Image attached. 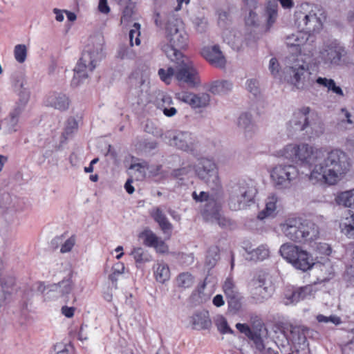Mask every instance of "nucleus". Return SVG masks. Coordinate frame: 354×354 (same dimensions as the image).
<instances>
[{"mask_svg": "<svg viewBox=\"0 0 354 354\" xmlns=\"http://www.w3.org/2000/svg\"><path fill=\"white\" fill-rule=\"evenodd\" d=\"M276 156L303 165L313 166L309 180L313 183L336 185L350 170L347 154L339 149L326 150L301 142L290 143L276 151Z\"/></svg>", "mask_w": 354, "mask_h": 354, "instance_id": "1", "label": "nucleus"}, {"mask_svg": "<svg viewBox=\"0 0 354 354\" xmlns=\"http://www.w3.org/2000/svg\"><path fill=\"white\" fill-rule=\"evenodd\" d=\"M284 79L294 89L305 91L313 86L316 83L319 86L327 88L339 97H344L343 90L336 85L333 79L312 76L310 71L309 63L306 61L304 55L299 54L297 58L287 66L284 71Z\"/></svg>", "mask_w": 354, "mask_h": 354, "instance_id": "2", "label": "nucleus"}, {"mask_svg": "<svg viewBox=\"0 0 354 354\" xmlns=\"http://www.w3.org/2000/svg\"><path fill=\"white\" fill-rule=\"evenodd\" d=\"M166 56L174 63V66L158 70V74L162 82L169 84L174 79L180 84H186L190 88H196L201 85L198 72L188 57L180 50H174L169 47H167Z\"/></svg>", "mask_w": 354, "mask_h": 354, "instance_id": "3", "label": "nucleus"}, {"mask_svg": "<svg viewBox=\"0 0 354 354\" xmlns=\"http://www.w3.org/2000/svg\"><path fill=\"white\" fill-rule=\"evenodd\" d=\"M104 57L103 38L100 36L93 37L74 68L71 85L76 87L83 83Z\"/></svg>", "mask_w": 354, "mask_h": 354, "instance_id": "4", "label": "nucleus"}, {"mask_svg": "<svg viewBox=\"0 0 354 354\" xmlns=\"http://www.w3.org/2000/svg\"><path fill=\"white\" fill-rule=\"evenodd\" d=\"M280 229L285 236L297 243H310L319 236L315 223L301 218H288L280 225Z\"/></svg>", "mask_w": 354, "mask_h": 354, "instance_id": "5", "label": "nucleus"}, {"mask_svg": "<svg viewBox=\"0 0 354 354\" xmlns=\"http://www.w3.org/2000/svg\"><path fill=\"white\" fill-rule=\"evenodd\" d=\"M165 30L168 44L162 46V50L165 54L167 47L178 50L176 48H185L187 46L188 35L185 30L183 21L176 12H170L167 15Z\"/></svg>", "mask_w": 354, "mask_h": 354, "instance_id": "6", "label": "nucleus"}, {"mask_svg": "<svg viewBox=\"0 0 354 354\" xmlns=\"http://www.w3.org/2000/svg\"><path fill=\"white\" fill-rule=\"evenodd\" d=\"M257 193L252 180H240L231 186L229 196V207L232 210L238 211L245 208Z\"/></svg>", "mask_w": 354, "mask_h": 354, "instance_id": "7", "label": "nucleus"}, {"mask_svg": "<svg viewBox=\"0 0 354 354\" xmlns=\"http://www.w3.org/2000/svg\"><path fill=\"white\" fill-rule=\"evenodd\" d=\"M279 252L296 269L307 271L315 264L312 256L299 246L285 243L281 246Z\"/></svg>", "mask_w": 354, "mask_h": 354, "instance_id": "8", "label": "nucleus"}, {"mask_svg": "<svg viewBox=\"0 0 354 354\" xmlns=\"http://www.w3.org/2000/svg\"><path fill=\"white\" fill-rule=\"evenodd\" d=\"M194 171L196 176L211 189L216 190L221 187L218 169L212 159L207 158L198 159L197 164L194 166Z\"/></svg>", "mask_w": 354, "mask_h": 354, "instance_id": "9", "label": "nucleus"}, {"mask_svg": "<svg viewBox=\"0 0 354 354\" xmlns=\"http://www.w3.org/2000/svg\"><path fill=\"white\" fill-rule=\"evenodd\" d=\"M299 176V170L291 164H278L270 171V178L278 189H288Z\"/></svg>", "mask_w": 354, "mask_h": 354, "instance_id": "10", "label": "nucleus"}, {"mask_svg": "<svg viewBox=\"0 0 354 354\" xmlns=\"http://www.w3.org/2000/svg\"><path fill=\"white\" fill-rule=\"evenodd\" d=\"M346 53L345 48L336 40L328 41L320 47L317 58L324 65L333 67L340 64Z\"/></svg>", "mask_w": 354, "mask_h": 354, "instance_id": "11", "label": "nucleus"}, {"mask_svg": "<svg viewBox=\"0 0 354 354\" xmlns=\"http://www.w3.org/2000/svg\"><path fill=\"white\" fill-rule=\"evenodd\" d=\"M163 139L167 141L170 145L176 146L183 151L194 153L199 147V142L196 137L188 131H167L164 135Z\"/></svg>", "mask_w": 354, "mask_h": 354, "instance_id": "12", "label": "nucleus"}, {"mask_svg": "<svg viewBox=\"0 0 354 354\" xmlns=\"http://www.w3.org/2000/svg\"><path fill=\"white\" fill-rule=\"evenodd\" d=\"M193 198L198 202L207 201L205 207L203 210V214L205 219L215 221L218 225H225V220L221 217L218 212V207L216 205L213 199L210 198L208 193L205 192H201L198 194L194 192L192 194Z\"/></svg>", "mask_w": 354, "mask_h": 354, "instance_id": "13", "label": "nucleus"}, {"mask_svg": "<svg viewBox=\"0 0 354 354\" xmlns=\"http://www.w3.org/2000/svg\"><path fill=\"white\" fill-rule=\"evenodd\" d=\"M315 114L309 106H302L297 109L288 124L291 132L304 131L310 125V118Z\"/></svg>", "mask_w": 354, "mask_h": 354, "instance_id": "14", "label": "nucleus"}, {"mask_svg": "<svg viewBox=\"0 0 354 354\" xmlns=\"http://www.w3.org/2000/svg\"><path fill=\"white\" fill-rule=\"evenodd\" d=\"M176 98L185 104H189L192 109H204L209 106L210 96L205 93L195 94L188 91H181L175 94Z\"/></svg>", "mask_w": 354, "mask_h": 354, "instance_id": "15", "label": "nucleus"}, {"mask_svg": "<svg viewBox=\"0 0 354 354\" xmlns=\"http://www.w3.org/2000/svg\"><path fill=\"white\" fill-rule=\"evenodd\" d=\"M295 21L302 31L309 33L319 31L322 28L320 19L313 12L306 14L301 11H297L295 12Z\"/></svg>", "mask_w": 354, "mask_h": 354, "instance_id": "16", "label": "nucleus"}, {"mask_svg": "<svg viewBox=\"0 0 354 354\" xmlns=\"http://www.w3.org/2000/svg\"><path fill=\"white\" fill-rule=\"evenodd\" d=\"M272 290L270 283L263 278L254 279L250 285L252 297L257 302H262L270 297Z\"/></svg>", "mask_w": 354, "mask_h": 354, "instance_id": "17", "label": "nucleus"}, {"mask_svg": "<svg viewBox=\"0 0 354 354\" xmlns=\"http://www.w3.org/2000/svg\"><path fill=\"white\" fill-rule=\"evenodd\" d=\"M201 53L203 57L213 66L220 68L225 67L227 61L218 46H204Z\"/></svg>", "mask_w": 354, "mask_h": 354, "instance_id": "18", "label": "nucleus"}, {"mask_svg": "<svg viewBox=\"0 0 354 354\" xmlns=\"http://www.w3.org/2000/svg\"><path fill=\"white\" fill-rule=\"evenodd\" d=\"M138 238L142 240V243L147 247L153 248L158 253H167L168 246L149 228L144 229L138 235Z\"/></svg>", "mask_w": 354, "mask_h": 354, "instance_id": "19", "label": "nucleus"}, {"mask_svg": "<svg viewBox=\"0 0 354 354\" xmlns=\"http://www.w3.org/2000/svg\"><path fill=\"white\" fill-rule=\"evenodd\" d=\"M263 19V31H269L276 22L278 17V5L274 0H268L266 2L265 8L261 12Z\"/></svg>", "mask_w": 354, "mask_h": 354, "instance_id": "20", "label": "nucleus"}, {"mask_svg": "<svg viewBox=\"0 0 354 354\" xmlns=\"http://www.w3.org/2000/svg\"><path fill=\"white\" fill-rule=\"evenodd\" d=\"M236 125L246 139L251 138L257 131L252 116L248 113H243L239 115Z\"/></svg>", "mask_w": 354, "mask_h": 354, "instance_id": "21", "label": "nucleus"}, {"mask_svg": "<svg viewBox=\"0 0 354 354\" xmlns=\"http://www.w3.org/2000/svg\"><path fill=\"white\" fill-rule=\"evenodd\" d=\"M223 292L227 299L229 306L238 308L241 295L234 282L231 278H227L223 285Z\"/></svg>", "mask_w": 354, "mask_h": 354, "instance_id": "22", "label": "nucleus"}, {"mask_svg": "<svg viewBox=\"0 0 354 354\" xmlns=\"http://www.w3.org/2000/svg\"><path fill=\"white\" fill-rule=\"evenodd\" d=\"M46 104L47 106L55 109L66 111L70 106L71 100L65 93L54 92L47 96Z\"/></svg>", "mask_w": 354, "mask_h": 354, "instance_id": "23", "label": "nucleus"}, {"mask_svg": "<svg viewBox=\"0 0 354 354\" xmlns=\"http://www.w3.org/2000/svg\"><path fill=\"white\" fill-rule=\"evenodd\" d=\"M150 216L158 224L164 234H170L172 225L169 221L163 210L160 207H154L149 211Z\"/></svg>", "mask_w": 354, "mask_h": 354, "instance_id": "24", "label": "nucleus"}, {"mask_svg": "<svg viewBox=\"0 0 354 354\" xmlns=\"http://www.w3.org/2000/svg\"><path fill=\"white\" fill-rule=\"evenodd\" d=\"M192 328L196 330L208 329L212 326V321L207 311H199L190 317Z\"/></svg>", "mask_w": 354, "mask_h": 354, "instance_id": "25", "label": "nucleus"}, {"mask_svg": "<svg viewBox=\"0 0 354 354\" xmlns=\"http://www.w3.org/2000/svg\"><path fill=\"white\" fill-rule=\"evenodd\" d=\"M279 198L275 194H270L266 199V207L258 214V218L263 220L270 216H274L278 207Z\"/></svg>", "mask_w": 354, "mask_h": 354, "instance_id": "26", "label": "nucleus"}, {"mask_svg": "<svg viewBox=\"0 0 354 354\" xmlns=\"http://www.w3.org/2000/svg\"><path fill=\"white\" fill-rule=\"evenodd\" d=\"M223 41L235 50H241L243 46V39L240 32L236 30H225L223 35Z\"/></svg>", "mask_w": 354, "mask_h": 354, "instance_id": "27", "label": "nucleus"}, {"mask_svg": "<svg viewBox=\"0 0 354 354\" xmlns=\"http://www.w3.org/2000/svg\"><path fill=\"white\" fill-rule=\"evenodd\" d=\"M341 232L348 239H354V212L348 211L342 217L339 222Z\"/></svg>", "mask_w": 354, "mask_h": 354, "instance_id": "28", "label": "nucleus"}, {"mask_svg": "<svg viewBox=\"0 0 354 354\" xmlns=\"http://www.w3.org/2000/svg\"><path fill=\"white\" fill-rule=\"evenodd\" d=\"M72 276L73 274L71 273L68 278L63 279L57 284H53L50 292H58L62 296H67L72 293L74 289V282L72 279Z\"/></svg>", "mask_w": 354, "mask_h": 354, "instance_id": "29", "label": "nucleus"}, {"mask_svg": "<svg viewBox=\"0 0 354 354\" xmlns=\"http://www.w3.org/2000/svg\"><path fill=\"white\" fill-rule=\"evenodd\" d=\"M153 270L156 280L161 283H164L170 278V270L168 265L162 261L156 262L153 266Z\"/></svg>", "mask_w": 354, "mask_h": 354, "instance_id": "30", "label": "nucleus"}, {"mask_svg": "<svg viewBox=\"0 0 354 354\" xmlns=\"http://www.w3.org/2000/svg\"><path fill=\"white\" fill-rule=\"evenodd\" d=\"M337 124L346 129L354 128V115L346 107L341 108L337 114Z\"/></svg>", "mask_w": 354, "mask_h": 354, "instance_id": "31", "label": "nucleus"}, {"mask_svg": "<svg viewBox=\"0 0 354 354\" xmlns=\"http://www.w3.org/2000/svg\"><path fill=\"white\" fill-rule=\"evenodd\" d=\"M233 84L229 80H216L208 86V91L215 95L226 94L232 89Z\"/></svg>", "mask_w": 354, "mask_h": 354, "instance_id": "32", "label": "nucleus"}, {"mask_svg": "<svg viewBox=\"0 0 354 354\" xmlns=\"http://www.w3.org/2000/svg\"><path fill=\"white\" fill-rule=\"evenodd\" d=\"M14 86L17 92L18 99L28 102L30 91L28 82L24 78L20 77L15 81Z\"/></svg>", "mask_w": 354, "mask_h": 354, "instance_id": "33", "label": "nucleus"}, {"mask_svg": "<svg viewBox=\"0 0 354 354\" xmlns=\"http://www.w3.org/2000/svg\"><path fill=\"white\" fill-rule=\"evenodd\" d=\"M244 21L247 27L252 29L259 28L262 30L263 19L261 13H257L255 10H249L245 16Z\"/></svg>", "mask_w": 354, "mask_h": 354, "instance_id": "34", "label": "nucleus"}, {"mask_svg": "<svg viewBox=\"0 0 354 354\" xmlns=\"http://www.w3.org/2000/svg\"><path fill=\"white\" fill-rule=\"evenodd\" d=\"M2 130L6 134H11L17 132L19 129V118L9 113V115L1 120Z\"/></svg>", "mask_w": 354, "mask_h": 354, "instance_id": "35", "label": "nucleus"}, {"mask_svg": "<svg viewBox=\"0 0 354 354\" xmlns=\"http://www.w3.org/2000/svg\"><path fill=\"white\" fill-rule=\"evenodd\" d=\"M336 202L339 205L354 209V188L339 193Z\"/></svg>", "mask_w": 354, "mask_h": 354, "instance_id": "36", "label": "nucleus"}, {"mask_svg": "<svg viewBox=\"0 0 354 354\" xmlns=\"http://www.w3.org/2000/svg\"><path fill=\"white\" fill-rule=\"evenodd\" d=\"M131 255L136 263L142 264L152 261V256L149 252L140 247L134 248Z\"/></svg>", "mask_w": 354, "mask_h": 354, "instance_id": "37", "label": "nucleus"}, {"mask_svg": "<svg viewBox=\"0 0 354 354\" xmlns=\"http://www.w3.org/2000/svg\"><path fill=\"white\" fill-rule=\"evenodd\" d=\"M173 104L172 98L170 95H164L161 97V103H159L158 106L163 113L167 117H172L177 113V110L174 107H170Z\"/></svg>", "mask_w": 354, "mask_h": 354, "instance_id": "38", "label": "nucleus"}, {"mask_svg": "<svg viewBox=\"0 0 354 354\" xmlns=\"http://www.w3.org/2000/svg\"><path fill=\"white\" fill-rule=\"evenodd\" d=\"M308 38L305 33L301 31L288 35L286 39V44L288 46H295L297 48L301 44H304Z\"/></svg>", "mask_w": 354, "mask_h": 354, "instance_id": "39", "label": "nucleus"}, {"mask_svg": "<svg viewBox=\"0 0 354 354\" xmlns=\"http://www.w3.org/2000/svg\"><path fill=\"white\" fill-rule=\"evenodd\" d=\"M219 259L218 248L216 246L211 247L207 251L205 265L207 269H212L216 266Z\"/></svg>", "mask_w": 354, "mask_h": 354, "instance_id": "40", "label": "nucleus"}, {"mask_svg": "<svg viewBox=\"0 0 354 354\" xmlns=\"http://www.w3.org/2000/svg\"><path fill=\"white\" fill-rule=\"evenodd\" d=\"M299 55H298L296 57H294L292 59H290L289 64L284 68V69L283 71L282 76L281 75L280 72H279L280 67H279V64L277 59L274 57L271 58L270 60V62H269V70H270L271 74L274 77H279L280 80H283V81L286 82V80L284 79V71L287 66L291 65V64L297 58V57ZM286 82H288L286 81Z\"/></svg>", "mask_w": 354, "mask_h": 354, "instance_id": "41", "label": "nucleus"}, {"mask_svg": "<svg viewBox=\"0 0 354 354\" xmlns=\"http://www.w3.org/2000/svg\"><path fill=\"white\" fill-rule=\"evenodd\" d=\"M250 259L253 261H263L269 257L270 251L267 245H261L249 252Z\"/></svg>", "mask_w": 354, "mask_h": 354, "instance_id": "42", "label": "nucleus"}, {"mask_svg": "<svg viewBox=\"0 0 354 354\" xmlns=\"http://www.w3.org/2000/svg\"><path fill=\"white\" fill-rule=\"evenodd\" d=\"M299 288L287 290L284 295V304L286 305L296 304L301 301Z\"/></svg>", "mask_w": 354, "mask_h": 354, "instance_id": "43", "label": "nucleus"}, {"mask_svg": "<svg viewBox=\"0 0 354 354\" xmlns=\"http://www.w3.org/2000/svg\"><path fill=\"white\" fill-rule=\"evenodd\" d=\"M307 330V328L302 326H292L290 329L292 341L297 343L304 342L306 340V332Z\"/></svg>", "mask_w": 354, "mask_h": 354, "instance_id": "44", "label": "nucleus"}, {"mask_svg": "<svg viewBox=\"0 0 354 354\" xmlns=\"http://www.w3.org/2000/svg\"><path fill=\"white\" fill-rule=\"evenodd\" d=\"M194 282V277L189 272H183L180 274L176 279L178 286L183 288L191 287Z\"/></svg>", "mask_w": 354, "mask_h": 354, "instance_id": "45", "label": "nucleus"}, {"mask_svg": "<svg viewBox=\"0 0 354 354\" xmlns=\"http://www.w3.org/2000/svg\"><path fill=\"white\" fill-rule=\"evenodd\" d=\"M214 322L215 323V325L216 326L218 330L223 334L226 333H233V330L230 328V326L227 324V322L226 319L221 315H216L214 319Z\"/></svg>", "mask_w": 354, "mask_h": 354, "instance_id": "46", "label": "nucleus"}, {"mask_svg": "<svg viewBox=\"0 0 354 354\" xmlns=\"http://www.w3.org/2000/svg\"><path fill=\"white\" fill-rule=\"evenodd\" d=\"M13 53L15 59L17 62L22 64L26 61L28 49L25 44L16 45Z\"/></svg>", "mask_w": 354, "mask_h": 354, "instance_id": "47", "label": "nucleus"}, {"mask_svg": "<svg viewBox=\"0 0 354 354\" xmlns=\"http://www.w3.org/2000/svg\"><path fill=\"white\" fill-rule=\"evenodd\" d=\"M124 265L122 263L118 262L113 265L112 267V273L109 275V279L116 288V282L120 275L124 273Z\"/></svg>", "mask_w": 354, "mask_h": 354, "instance_id": "48", "label": "nucleus"}, {"mask_svg": "<svg viewBox=\"0 0 354 354\" xmlns=\"http://www.w3.org/2000/svg\"><path fill=\"white\" fill-rule=\"evenodd\" d=\"M301 299L302 300L311 299L315 297L317 289L315 285H307L299 288Z\"/></svg>", "mask_w": 354, "mask_h": 354, "instance_id": "49", "label": "nucleus"}, {"mask_svg": "<svg viewBox=\"0 0 354 354\" xmlns=\"http://www.w3.org/2000/svg\"><path fill=\"white\" fill-rule=\"evenodd\" d=\"M140 25L138 23L133 24V28L129 31V44L131 46H133V39H135V44L139 46L140 44V39L139 38Z\"/></svg>", "mask_w": 354, "mask_h": 354, "instance_id": "50", "label": "nucleus"}, {"mask_svg": "<svg viewBox=\"0 0 354 354\" xmlns=\"http://www.w3.org/2000/svg\"><path fill=\"white\" fill-rule=\"evenodd\" d=\"M316 319L319 323H332L335 326H338L342 324V319L337 315L325 316L324 315H318L316 317Z\"/></svg>", "mask_w": 354, "mask_h": 354, "instance_id": "51", "label": "nucleus"}, {"mask_svg": "<svg viewBox=\"0 0 354 354\" xmlns=\"http://www.w3.org/2000/svg\"><path fill=\"white\" fill-rule=\"evenodd\" d=\"M28 102L19 100L15 102L9 113L19 118L20 115L25 110Z\"/></svg>", "mask_w": 354, "mask_h": 354, "instance_id": "52", "label": "nucleus"}, {"mask_svg": "<svg viewBox=\"0 0 354 354\" xmlns=\"http://www.w3.org/2000/svg\"><path fill=\"white\" fill-rule=\"evenodd\" d=\"M196 30L200 33L204 32L207 28V21L204 17H196L193 20Z\"/></svg>", "mask_w": 354, "mask_h": 354, "instance_id": "53", "label": "nucleus"}, {"mask_svg": "<svg viewBox=\"0 0 354 354\" xmlns=\"http://www.w3.org/2000/svg\"><path fill=\"white\" fill-rule=\"evenodd\" d=\"M78 129V123L75 118H71L68 119L66 123L64 133L70 136L76 131Z\"/></svg>", "mask_w": 354, "mask_h": 354, "instance_id": "54", "label": "nucleus"}, {"mask_svg": "<svg viewBox=\"0 0 354 354\" xmlns=\"http://www.w3.org/2000/svg\"><path fill=\"white\" fill-rule=\"evenodd\" d=\"M117 56L120 59L131 58L134 56V53L128 46L121 45L118 50Z\"/></svg>", "mask_w": 354, "mask_h": 354, "instance_id": "55", "label": "nucleus"}, {"mask_svg": "<svg viewBox=\"0 0 354 354\" xmlns=\"http://www.w3.org/2000/svg\"><path fill=\"white\" fill-rule=\"evenodd\" d=\"M75 236H71L62 245L60 252L62 253H66L70 252L75 244Z\"/></svg>", "mask_w": 354, "mask_h": 354, "instance_id": "56", "label": "nucleus"}, {"mask_svg": "<svg viewBox=\"0 0 354 354\" xmlns=\"http://www.w3.org/2000/svg\"><path fill=\"white\" fill-rule=\"evenodd\" d=\"M246 87L248 91L254 95H257L259 93V82L257 80H248L246 82Z\"/></svg>", "mask_w": 354, "mask_h": 354, "instance_id": "57", "label": "nucleus"}, {"mask_svg": "<svg viewBox=\"0 0 354 354\" xmlns=\"http://www.w3.org/2000/svg\"><path fill=\"white\" fill-rule=\"evenodd\" d=\"M236 328L240 333L244 334L248 338H250L254 334L248 324L238 323L236 324Z\"/></svg>", "mask_w": 354, "mask_h": 354, "instance_id": "58", "label": "nucleus"}, {"mask_svg": "<svg viewBox=\"0 0 354 354\" xmlns=\"http://www.w3.org/2000/svg\"><path fill=\"white\" fill-rule=\"evenodd\" d=\"M252 339L255 345L256 348L261 352L264 349V344L262 338L257 334L254 333L252 337L250 338Z\"/></svg>", "mask_w": 354, "mask_h": 354, "instance_id": "59", "label": "nucleus"}, {"mask_svg": "<svg viewBox=\"0 0 354 354\" xmlns=\"http://www.w3.org/2000/svg\"><path fill=\"white\" fill-rule=\"evenodd\" d=\"M241 2L245 8L248 11L251 10H256L259 6V0H241Z\"/></svg>", "mask_w": 354, "mask_h": 354, "instance_id": "60", "label": "nucleus"}, {"mask_svg": "<svg viewBox=\"0 0 354 354\" xmlns=\"http://www.w3.org/2000/svg\"><path fill=\"white\" fill-rule=\"evenodd\" d=\"M54 350L55 354H69L68 346L62 343L56 344Z\"/></svg>", "mask_w": 354, "mask_h": 354, "instance_id": "61", "label": "nucleus"}, {"mask_svg": "<svg viewBox=\"0 0 354 354\" xmlns=\"http://www.w3.org/2000/svg\"><path fill=\"white\" fill-rule=\"evenodd\" d=\"M99 10L104 14H107L110 11V8L107 4L106 0H99Z\"/></svg>", "mask_w": 354, "mask_h": 354, "instance_id": "62", "label": "nucleus"}, {"mask_svg": "<svg viewBox=\"0 0 354 354\" xmlns=\"http://www.w3.org/2000/svg\"><path fill=\"white\" fill-rule=\"evenodd\" d=\"M75 308L74 307L63 306L62 308V313L68 318H71L74 315Z\"/></svg>", "mask_w": 354, "mask_h": 354, "instance_id": "63", "label": "nucleus"}, {"mask_svg": "<svg viewBox=\"0 0 354 354\" xmlns=\"http://www.w3.org/2000/svg\"><path fill=\"white\" fill-rule=\"evenodd\" d=\"M213 304L216 307H221L224 305L225 301L221 295H216L212 300Z\"/></svg>", "mask_w": 354, "mask_h": 354, "instance_id": "64", "label": "nucleus"}]
</instances>
